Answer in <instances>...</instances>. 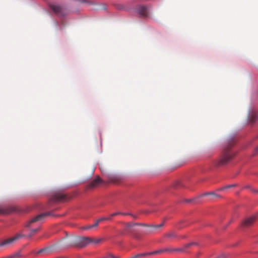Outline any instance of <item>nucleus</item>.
<instances>
[{"label":"nucleus","instance_id":"f257e3e1","mask_svg":"<svg viewBox=\"0 0 258 258\" xmlns=\"http://www.w3.org/2000/svg\"><path fill=\"white\" fill-rule=\"evenodd\" d=\"M235 137V135L233 134L229 136L227 142L228 145L224 148L221 158L216 163L217 166L225 165L232 159L234 154L230 150L232 145L234 143Z\"/></svg>","mask_w":258,"mask_h":258},{"label":"nucleus","instance_id":"f03ea898","mask_svg":"<svg viewBox=\"0 0 258 258\" xmlns=\"http://www.w3.org/2000/svg\"><path fill=\"white\" fill-rule=\"evenodd\" d=\"M136 225L148 226L149 227V229L148 230V232H153L157 230L158 228L162 227L164 225V223H162L161 224L156 225H148L146 224L141 223H127L126 224L125 228L126 229H130L131 228L133 227L134 226Z\"/></svg>","mask_w":258,"mask_h":258},{"label":"nucleus","instance_id":"7ed1b4c3","mask_svg":"<svg viewBox=\"0 0 258 258\" xmlns=\"http://www.w3.org/2000/svg\"><path fill=\"white\" fill-rule=\"evenodd\" d=\"M247 120L251 123H254L258 121V110L252 105L249 107Z\"/></svg>","mask_w":258,"mask_h":258},{"label":"nucleus","instance_id":"20e7f679","mask_svg":"<svg viewBox=\"0 0 258 258\" xmlns=\"http://www.w3.org/2000/svg\"><path fill=\"white\" fill-rule=\"evenodd\" d=\"M48 7L50 10L59 17H63L66 15V13L64 12L62 7L58 5L49 3Z\"/></svg>","mask_w":258,"mask_h":258},{"label":"nucleus","instance_id":"39448f33","mask_svg":"<svg viewBox=\"0 0 258 258\" xmlns=\"http://www.w3.org/2000/svg\"><path fill=\"white\" fill-rule=\"evenodd\" d=\"M136 11L140 17L147 18L150 16V7L148 6H138Z\"/></svg>","mask_w":258,"mask_h":258},{"label":"nucleus","instance_id":"423d86ee","mask_svg":"<svg viewBox=\"0 0 258 258\" xmlns=\"http://www.w3.org/2000/svg\"><path fill=\"white\" fill-rule=\"evenodd\" d=\"M50 215H53L52 212H47L40 214L36 216V217H34L33 219H32L30 221H29L26 224V226L29 228H30L31 227V224L32 223L37 221H42L47 216Z\"/></svg>","mask_w":258,"mask_h":258},{"label":"nucleus","instance_id":"0eeeda50","mask_svg":"<svg viewBox=\"0 0 258 258\" xmlns=\"http://www.w3.org/2000/svg\"><path fill=\"white\" fill-rule=\"evenodd\" d=\"M92 240L87 237H77L75 239V243L78 247H84L89 243H92Z\"/></svg>","mask_w":258,"mask_h":258},{"label":"nucleus","instance_id":"6e6552de","mask_svg":"<svg viewBox=\"0 0 258 258\" xmlns=\"http://www.w3.org/2000/svg\"><path fill=\"white\" fill-rule=\"evenodd\" d=\"M68 197L63 194H55L51 198L52 202H64L68 200Z\"/></svg>","mask_w":258,"mask_h":258},{"label":"nucleus","instance_id":"1a4fd4ad","mask_svg":"<svg viewBox=\"0 0 258 258\" xmlns=\"http://www.w3.org/2000/svg\"><path fill=\"white\" fill-rule=\"evenodd\" d=\"M25 236L23 234H17L14 237L11 238L9 239H7L6 240H5L4 241H3L2 242H0V247L4 246L8 244H10L14 242L15 241L18 240L21 237Z\"/></svg>","mask_w":258,"mask_h":258},{"label":"nucleus","instance_id":"9d476101","mask_svg":"<svg viewBox=\"0 0 258 258\" xmlns=\"http://www.w3.org/2000/svg\"><path fill=\"white\" fill-rule=\"evenodd\" d=\"M102 181L101 179L99 176H97L93 180H92L91 183V186L93 187H95L96 185L100 184Z\"/></svg>","mask_w":258,"mask_h":258},{"label":"nucleus","instance_id":"9b49d317","mask_svg":"<svg viewBox=\"0 0 258 258\" xmlns=\"http://www.w3.org/2000/svg\"><path fill=\"white\" fill-rule=\"evenodd\" d=\"M254 220H255L254 217H250L249 218H248L247 219L245 220V221L243 222V225L244 226H248L251 225L252 223V222L254 221Z\"/></svg>","mask_w":258,"mask_h":258},{"label":"nucleus","instance_id":"f8f14e48","mask_svg":"<svg viewBox=\"0 0 258 258\" xmlns=\"http://www.w3.org/2000/svg\"><path fill=\"white\" fill-rule=\"evenodd\" d=\"M39 230V228H34L31 230L30 233L28 235L26 236L27 238H30L33 235H34Z\"/></svg>","mask_w":258,"mask_h":258},{"label":"nucleus","instance_id":"ddd939ff","mask_svg":"<svg viewBox=\"0 0 258 258\" xmlns=\"http://www.w3.org/2000/svg\"><path fill=\"white\" fill-rule=\"evenodd\" d=\"M99 223V222L98 221V220H97L93 224L90 225L87 227H85L84 228V229L85 230H88V229H91L94 227H96L98 226Z\"/></svg>","mask_w":258,"mask_h":258},{"label":"nucleus","instance_id":"4468645a","mask_svg":"<svg viewBox=\"0 0 258 258\" xmlns=\"http://www.w3.org/2000/svg\"><path fill=\"white\" fill-rule=\"evenodd\" d=\"M165 237L168 238H176L177 237V235L174 232H170L167 233L165 235Z\"/></svg>","mask_w":258,"mask_h":258},{"label":"nucleus","instance_id":"2eb2a0df","mask_svg":"<svg viewBox=\"0 0 258 258\" xmlns=\"http://www.w3.org/2000/svg\"><path fill=\"white\" fill-rule=\"evenodd\" d=\"M166 249H160L158 250H155L151 252H148V255L153 254H157V253H160L163 251H166Z\"/></svg>","mask_w":258,"mask_h":258},{"label":"nucleus","instance_id":"dca6fc26","mask_svg":"<svg viewBox=\"0 0 258 258\" xmlns=\"http://www.w3.org/2000/svg\"><path fill=\"white\" fill-rule=\"evenodd\" d=\"M111 220V217H110V216H109L108 217H102V218H101L99 219H98V221L100 223L103 221H105V220Z\"/></svg>","mask_w":258,"mask_h":258},{"label":"nucleus","instance_id":"f3484780","mask_svg":"<svg viewBox=\"0 0 258 258\" xmlns=\"http://www.w3.org/2000/svg\"><path fill=\"white\" fill-rule=\"evenodd\" d=\"M121 214H122V212H114V213H112L111 214H110L109 215V216H110V217H111V219L114 216H117V215H121Z\"/></svg>","mask_w":258,"mask_h":258},{"label":"nucleus","instance_id":"a211bd4d","mask_svg":"<svg viewBox=\"0 0 258 258\" xmlns=\"http://www.w3.org/2000/svg\"><path fill=\"white\" fill-rule=\"evenodd\" d=\"M147 255H148V253H139V254L135 255V258H138L140 256H146Z\"/></svg>","mask_w":258,"mask_h":258},{"label":"nucleus","instance_id":"6ab92c4d","mask_svg":"<svg viewBox=\"0 0 258 258\" xmlns=\"http://www.w3.org/2000/svg\"><path fill=\"white\" fill-rule=\"evenodd\" d=\"M47 249L46 248H43L39 250H38L37 252H36V254H39V253H43V252H44L46 251H47Z\"/></svg>","mask_w":258,"mask_h":258},{"label":"nucleus","instance_id":"aec40b11","mask_svg":"<svg viewBox=\"0 0 258 258\" xmlns=\"http://www.w3.org/2000/svg\"><path fill=\"white\" fill-rule=\"evenodd\" d=\"M236 186V184H229L226 186H225L224 187V189H228V188H231V187H235Z\"/></svg>","mask_w":258,"mask_h":258},{"label":"nucleus","instance_id":"412c9836","mask_svg":"<svg viewBox=\"0 0 258 258\" xmlns=\"http://www.w3.org/2000/svg\"><path fill=\"white\" fill-rule=\"evenodd\" d=\"M245 188L248 189L252 192V189H254L250 185H247L244 187Z\"/></svg>","mask_w":258,"mask_h":258},{"label":"nucleus","instance_id":"4be33fe9","mask_svg":"<svg viewBox=\"0 0 258 258\" xmlns=\"http://www.w3.org/2000/svg\"><path fill=\"white\" fill-rule=\"evenodd\" d=\"M195 200H196L195 199H189L185 200V202L186 203H191V202L195 201Z\"/></svg>","mask_w":258,"mask_h":258},{"label":"nucleus","instance_id":"5701e85b","mask_svg":"<svg viewBox=\"0 0 258 258\" xmlns=\"http://www.w3.org/2000/svg\"><path fill=\"white\" fill-rule=\"evenodd\" d=\"M194 244H196V243H194V242H191V243H187L186 245H185V248H188V247L190 246L191 245H192Z\"/></svg>","mask_w":258,"mask_h":258},{"label":"nucleus","instance_id":"b1692460","mask_svg":"<svg viewBox=\"0 0 258 258\" xmlns=\"http://www.w3.org/2000/svg\"><path fill=\"white\" fill-rule=\"evenodd\" d=\"M100 6L102 7V9H103V10H106V6L104 4H100Z\"/></svg>","mask_w":258,"mask_h":258},{"label":"nucleus","instance_id":"393cba45","mask_svg":"<svg viewBox=\"0 0 258 258\" xmlns=\"http://www.w3.org/2000/svg\"><path fill=\"white\" fill-rule=\"evenodd\" d=\"M55 25H56V26H57V27H59V29L60 30H61V27L60 26V25L59 24V23H58V22L55 21Z\"/></svg>","mask_w":258,"mask_h":258},{"label":"nucleus","instance_id":"a878e982","mask_svg":"<svg viewBox=\"0 0 258 258\" xmlns=\"http://www.w3.org/2000/svg\"><path fill=\"white\" fill-rule=\"evenodd\" d=\"M215 195L216 196H218L216 194H215L214 192H208V193H206L205 194V195L207 196V195Z\"/></svg>","mask_w":258,"mask_h":258},{"label":"nucleus","instance_id":"bb28decb","mask_svg":"<svg viewBox=\"0 0 258 258\" xmlns=\"http://www.w3.org/2000/svg\"><path fill=\"white\" fill-rule=\"evenodd\" d=\"M5 211L4 210H3L2 208H1V207H0V214H5Z\"/></svg>","mask_w":258,"mask_h":258},{"label":"nucleus","instance_id":"cd10ccee","mask_svg":"<svg viewBox=\"0 0 258 258\" xmlns=\"http://www.w3.org/2000/svg\"><path fill=\"white\" fill-rule=\"evenodd\" d=\"M100 241H101L100 239H97L94 241L92 240V242H94V243L97 244V243H98Z\"/></svg>","mask_w":258,"mask_h":258},{"label":"nucleus","instance_id":"c85d7f7f","mask_svg":"<svg viewBox=\"0 0 258 258\" xmlns=\"http://www.w3.org/2000/svg\"><path fill=\"white\" fill-rule=\"evenodd\" d=\"M109 256H110V257H112V258H119V257H118V256H115V255H113V254H110V255H109Z\"/></svg>","mask_w":258,"mask_h":258},{"label":"nucleus","instance_id":"c756f323","mask_svg":"<svg viewBox=\"0 0 258 258\" xmlns=\"http://www.w3.org/2000/svg\"><path fill=\"white\" fill-rule=\"evenodd\" d=\"M252 192L254 193L258 194V189H255L254 188V189H252Z\"/></svg>","mask_w":258,"mask_h":258},{"label":"nucleus","instance_id":"7c9ffc66","mask_svg":"<svg viewBox=\"0 0 258 258\" xmlns=\"http://www.w3.org/2000/svg\"><path fill=\"white\" fill-rule=\"evenodd\" d=\"M121 215H131L130 213H123L122 212V214H121Z\"/></svg>","mask_w":258,"mask_h":258},{"label":"nucleus","instance_id":"2f4dec72","mask_svg":"<svg viewBox=\"0 0 258 258\" xmlns=\"http://www.w3.org/2000/svg\"><path fill=\"white\" fill-rule=\"evenodd\" d=\"M255 153L258 154V146L255 149Z\"/></svg>","mask_w":258,"mask_h":258},{"label":"nucleus","instance_id":"473e14b6","mask_svg":"<svg viewBox=\"0 0 258 258\" xmlns=\"http://www.w3.org/2000/svg\"><path fill=\"white\" fill-rule=\"evenodd\" d=\"M220 257H225V254H222Z\"/></svg>","mask_w":258,"mask_h":258},{"label":"nucleus","instance_id":"72a5a7b5","mask_svg":"<svg viewBox=\"0 0 258 258\" xmlns=\"http://www.w3.org/2000/svg\"><path fill=\"white\" fill-rule=\"evenodd\" d=\"M119 9H123V8H122V7H120L119 8Z\"/></svg>","mask_w":258,"mask_h":258}]
</instances>
